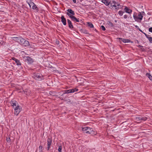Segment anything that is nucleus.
Instances as JSON below:
<instances>
[{
	"label": "nucleus",
	"instance_id": "f8f14e48",
	"mask_svg": "<svg viewBox=\"0 0 152 152\" xmlns=\"http://www.w3.org/2000/svg\"><path fill=\"white\" fill-rule=\"evenodd\" d=\"M115 5H114V9L118 10L121 7V6L118 4V3L115 2Z\"/></svg>",
	"mask_w": 152,
	"mask_h": 152
},
{
	"label": "nucleus",
	"instance_id": "f03ea898",
	"mask_svg": "<svg viewBox=\"0 0 152 152\" xmlns=\"http://www.w3.org/2000/svg\"><path fill=\"white\" fill-rule=\"evenodd\" d=\"M18 42L21 45L24 46H28L29 45V42L28 41L25 40L24 39L21 37H20Z\"/></svg>",
	"mask_w": 152,
	"mask_h": 152
},
{
	"label": "nucleus",
	"instance_id": "c03bdc74",
	"mask_svg": "<svg viewBox=\"0 0 152 152\" xmlns=\"http://www.w3.org/2000/svg\"><path fill=\"white\" fill-rule=\"evenodd\" d=\"M30 1H32L33 0H30Z\"/></svg>",
	"mask_w": 152,
	"mask_h": 152
},
{
	"label": "nucleus",
	"instance_id": "cd10ccee",
	"mask_svg": "<svg viewBox=\"0 0 152 152\" xmlns=\"http://www.w3.org/2000/svg\"><path fill=\"white\" fill-rule=\"evenodd\" d=\"M149 40L150 43H152V37H149V36L148 37V38H147Z\"/></svg>",
	"mask_w": 152,
	"mask_h": 152
},
{
	"label": "nucleus",
	"instance_id": "473e14b6",
	"mask_svg": "<svg viewBox=\"0 0 152 152\" xmlns=\"http://www.w3.org/2000/svg\"><path fill=\"white\" fill-rule=\"evenodd\" d=\"M149 31L152 33V27H150L149 28Z\"/></svg>",
	"mask_w": 152,
	"mask_h": 152
},
{
	"label": "nucleus",
	"instance_id": "c756f323",
	"mask_svg": "<svg viewBox=\"0 0 152 152\" xmlns=\"http://www.w3.org/2000/svg\"><path fill=\"white\" fill-rule=\"evenodd\" d=\"M62 148V147L61 146H60L58 147V151L59 152H61V149Z\"/></svg>",
	"mask_w": 152,
	"mask_h": 152
},
{
	"label": "nucleus",
	"instance_id": "5701e85b",
	"mask_svg": "<svg viewBox=\"0 0 152 152\" xmlns=\"http://www.w3.org/2000/svg\"><path fill=\"white\" fill-rule=\"evenodd\" d=\"M67 11L68 12L67 13H68L70 14H71L72 15H74L75 14L74 11L71 9L67 10Z\"/></svg>",
	"mask_w": 152,
	"mask_h": 152
},
{
	"label": "nucleus",
	"instance_id": "9b49d317",
	"mask_svg": "<svg viewBox=\"0 0 152 152\" xmlns=\"http://www.w3.org/2000/svg\"><path fill=\"white\" fill-rule=\"evenodd\" d=\"M118 39H119L120 41H121L125 43L129 42H131V41L130 40L128 39L122 38H118Z\"/></svg>",
	"mask_w": 152,
	"mask_h": 152
},
{
	"label": "nucleus",
	"instance_id": "20e7f679",
	"mask_svg": "<svg viewBox=\"0 0 152 152\" xmlns=\"http://www.w3.org/2000/svg\"><path fill=\"white\" fill-rule=\"evenodd\" d=\"M28 5L31 7V6H32V9L33 10H35L36 11L38 12V9L35 4L33 2H30V3L28 2Z\"/></svg>",
	"mask_w": 152,
	"mask_h": 152
},
{
	"label": "nucleus",
	"instance_id": "7c9ffc66",
	"mask_svg": "<svg viewBox=\"0 0 152 152\" xmlns=\"http://www.w3.org/2000/svg\"><path fill=\"white\" fill-rule=\"evenodd\" d=\"M101 28L102 29L103 31H105V28L103 26H101Z\"/></svg>",
	"mask_w": 152,
	"mask_h": 152
},
{
	"label": "nucleus",
	"instance_id": "a18cd8bd",
	"mask_svg": "<svg viewBox=\"0 0 152 152\" xmlns=\"http://www.w3.org/2000/svg\"><path fill=\"white\" fill-rule=\"evenodd\" d=\"M1 43V42H0V44Z\"/></svg>",
	"mask_w": 152,
	"mask_h": 152
},
{
	"label": "nucleus",
	"instance_id": "79ce46f5",
	"mask_svg": "<svg viewBox=\"0 0 152 152\" xmlns=\"http://www.w3.org/2000/svg\"><path fill=\"white\" fill-rule=\"evenodd\" d=\"M58 42H59L58 41L57 42H56V43H57V44H59V43H58Z\"/></svg>",
	"mask_w": 152,
	"mask_h": 152
},
{
	"label": "nucleus",
	"instance_id": "c85d7f7f",
	"mask_svg": "<svg viewBox=\"0 0 152 152\" xmlns=\"http://www.w3.org/2000/svg\"><path fill=\"white\" fill-rule=\"evenodd\" d=\"M118 14L120 16H122L123 15V12L121 11H119L118 12Z\"/></svg>",
	"mask_w": 152,
	"mask_h": 152
},
{
	"label": "nucleus",
	"instance_id": "ea45409f",
	"mask_svg": "<svg viewBox=\"0 0 152 152\" xmlns=\"http://www.w3.org/2000/svg\"><path fill=\"white\" fill-rule=\"evenodd\" d=\"M138 47H142V46L139 45Z\"/></svg>",
	"mask_w": 152,
	"mask_h": 152
},
{
	"label": "nucleus",
	"instance_id": "4c0bfd02",
	"mask_svg": "<svg viewBox=\"0 0 152 152\" xmlns=\"http://www.w3.org/2000/svg\"><path fill=\"white\" fill-rule=\"evenodd\" d=\"M72 0L74 3H76V0Z\"/></svg>",
	"mask_w": 152,
	"mask_h": 152
},
{
	"label": "nucleus",
	"instance_id": "2eb2a0df",
	"mask_svg": "<svg viewBox=\"0 0 152 152\" xmlns=\"http://www.w3.org/2000/svg\"><path fill=\"white\" fill-rule=\"evenodd\" d=\"M61 21L63 23V24L64 25H66V21L65 18H64V16H62L61 17Z\"/></svg>",
	"mask_w": 152,
	"mask_h": 152
},
{
	"label": "nucleus",
	"instance_id": "ddd939ff",
	"mask_svg": "<svg viewBox=\"0 0 152 152\" xmlns=\"http://www.w3.org/2000/svg\"><path fill=\"white\" fill-rule=\"evenodd\" d=\"M74 92V91L73 90V89H69L68 90H65L64 91V94H62V95H61L62 96H63V95L64 94H68L69 93H73Z\"/></svg>",
	"mask_w": 152,
	"mask_h": 152
},
{
	"label": "nucleus",
	"instance_id": "58836bf2",
	"mask_svg": "<svg viewBox=\"0 0 152 152\" xmlns=\"http://www.w3.org/2000/svg\"><path fill=\"white\" fill-rule=\"evenodd\" d=\"M84 33L87 34L88 33L87 32V31H85V32H84Z\"/></svg>",
	"mask_w": 152,
	"mask_h": 152
},
{
	"label": "nucleus",
	"instance_id": "412c9836",
	"mask_svg": "<svg viewBox=\"0 0 152 152\" xmlns=\"http://www.w3.org/2000/svg\"><path fill=\"white\" fill-rule=\"evenodd\" d=\"M102 2L106 5L110 4V1L109 0H102Z\"/></svg>",
	"mask_w": 152,
	"mask_h": 152
},
{
	"label": "nucleus",
	"instance_id": "0eeeda50",
	"mask_svg": "<svg viewBox=\"0 0 152 152\" xmlns=\"http://www.w3.org/2000/svg\"><path fill=\"white\" fill-rule=\"evenodd\" d=\"M66 14L68 16H69L70 18H71L72 20L75 21L77 22H79V19L71 15L70 14L68 13H67Z\"/></svg>",
	"mask_w": 152,
	"mask_h": 152
},
{
	"label": "nucleus",
	"instance_id": "a211bd4d",
	"mask_svg": "<svg viewBox=\"0 0 152 152\" xmlns=\"http://www.w3.org/2000/svg\"><path fill=\"white\" fill-rule=\"evenodd\" d=\"M115 1H110V7H111L113 8H114V7L115 5Z\"/></svg>",
	"mask_w": 152,
	"mask_h": 152
},
{
	"label": "nucleus",
	"instance_id": "423d86ee",
	"mask_svg": "<svg viewBox=\"0 0 152 152\" xmlns=\"http://www.w3.org/2000/svg\"><path fill=\"white\" fill-rule=\"evenodd\" d=\"M86 133L93 135L95 134L96 132L93 130L92 129L88 127V131L86 132Z\"/></svg>",
	"mask_w": 152,
	"mask_h": 152
},
{
	"label": "nucleus",
	"instance_id": "39448f33",
	"mask_svg": "<svg viewBox=\"0 0 152 152\" xmlns=\"http://www.w3.org/2000/svg\"><path fill=\"white\" fill-rule=\"evenodd\" d=\"M21 111V107L19 105L16 107L15 109V114L17 115Z\"/></svg>",
	"mask_w": 152,
	"mask_h": 152
},
{
	"label": "nucleus",
	"instance_id": "7ed1b4c3",
	"mask_svg": "<svg viewBox=\"0 0 152 152\" xmlns=\"http://www.w3.org/2000/svg\"><path fill=\"white\" fill-rule=\"evenodd\" d=\"M33 77L35 79L37 80H40L42 78V75L38 73L34 74Z\"/></svg>",
	"mask_w": 152,
	"mask_h": 152
},
{
	"label": "nucleus",
	"instance_id": "e433bc0d",
	"mask_svg": "<svg viewBox=\"0 0 152 152\" xmlns=\"http://www.w3.org/2000/svg\"><path fill=\"white\" fill-rule=\"evenodd\" d=\"M127 17H128V16H127V15H124V18H125V19H126V18H127Z\"/></svg>",
	"mask_w": 152,
	"mask_h": 152
},
{
	"label": "nucleus",
	"instance_id": "1a4fd4ad",
	"mask_svg": "<svg viewBox=\"0 0 152 152\" xmlns=\"http://www.w3.org/2000/svg\"><path fill=\"white\" fill-rule=\"evenodd\" d=\"M52 142V139L51 138H48L47 140L48 149L49 150L50 148V145Z\"/></svg>",
	"mask_w": 152,
	"mask_h": 152
},
{
	"label": "nucleus",
	"instance_id": "f3484780",
	"mask_svg": "<svg viewBox=\"0 0 152 152\" xmlns=\"http://www.w3.org/2000/svg\"><path fill=\"white\" fill-rule=\"evenodd\" d=\"M12 60L15 61L16 62V63L17 64V65H20L21 63L17 59H16L14 57H12Z\"/></svg>",
	"mask_w": 152,
	"mask_h": 152
},
{
	"label": "nucleus",
	"instance_id": "4468645a",
	"mask_svg": "<svg viewBox=\"0 0 152 152\" xmlns=\"http://www.w3.org/2000/svg\"><path fill=\"white\" fill-rule=\"evenodd\" d=\"M24 93L26 94L27 96H29L31 94V91L28 89H26L23 91Z\"/></svg>",
	"mask_w": 152,
	"mask_h": 152
},
{
	"label": "nucleus",
	"instance_id": "c9c22d12",
	"mask_svg": "<svg viewBox=\"0 0 152 152\" xmlns=\"http://www.w3.org/2000/svg\"><path fill=\"white\" fill-rule=\"evenodd\" d=\"M143 34H145L147 38H148V37L149 36V35L147 34L146 33H143Z\"/></svg>",
	"mask_w": 152,
	"mask_h": 152
},
{
	"label": "nucleus",
	"instance_id": "4be33fe9",
	"mask_svg": "<svg viewBox=\"0 0 152 152\" xmlns=\"http://www.w3.org/2000/svg\"><path fill=\"white\" fill-rule=\"evenodd\" d=\"M12 39L18 42H19V40L20 39V37H13L11 38Z\"/></svg>",
	"mask_w": 152,
	"mask_h": 152
},
{
	"label": "nucleus",
	"instance_id": "bb28decb",
	"mask_svg": "<svg viewBox=\"0 0 152 152\" xmlns=\"http://www.w3.org/2000/svg\"><path fill=\"white\" fill-rule=\"evenodd\" d=\"M88 26L91 28H92L94 27V26L93 24L90 22H88Z\"/></svg>",
	"mask_w": 152,
	"mask_h": 152
},
{
	"label": "nucleus",
	"instance_id": "6e6552de",
	"mask_svg": "<svg viewBox=\"0 0 152 152\" xmlns=\"http://www.w3.org/2000/svg\"><path fill=\"white\" fill-rule=\"evenodd\" d=\"M24 58L26 61L28 62L29 64L33 62V59L31 58L28 57H24Z\"/></svg>",
	"mask_w": 152,
	"mask_h": 152
},
{
	"label": "nucleus",
	"instance_id": "f257e3e1",
	"mask_svg": "<svg viewBox=\"0 0 152 152\" xmlns=\"http://www.w3.org/2000/svg\"><path fill=\"white\" fill-rule=\"evenodd\" d=\"M145 14L144 12H139L138 15L136 12H134L133 15V17L135 20L137 21L139 20H142L143 15Z\"/></svg>",
	"mask_w": 152,
	"mask_h": 152
},
{
	"label": "nucleus",
	"instance_id": "393cba45",
	"mask_svg": "<svg viewBox=\"0 0 152 152\" xmlns=\"http://www.w3.org/2000/svg\"><path fill=\"white\" fill-rule=\"evenodd\" d=\"M82 131L84 133H86V132L88 131V127H85L83 128L82 129Z\"/></svg>",
	"mask_w": 152,
	"mask_h": 152
},
{
	"label": "nucleus",
	"instance_id": "aec40b11",
	"mask_svg": "<svg viewBox=\"0 0 152 152\" xmlns=\"http://www.w3.org/2000/svg\"><path fill=\"white\" fill-rule=\"evenodd\" d=\"M67 21L69 27L70 28H73V26L72 23L71 21L69 19H67Z\"/></svg>",
	"mask_w": 152,
	"mask_h": 152
},
{
	"label": "nucleus",
	"instance_id": "a878e982",
	"mask_svg": "<svg viewBox=\"0 0 152 152\" xmlns=\"http://www.w3.org/2000/svg\"><path fill=\"white\" fill-rule=\"evenodd\" d=\"M42 145H40L39 148V152H43L42 150Z\"/></svg>",
	"mask_w": 152,
	"mask_h": 152
},
{
	"label": "nucleus",
	"instance_id": "2f4dec72",
	"mask_svg": "<svg viewBox=\"0 0 152 152\" xmlns=\"http://www.w3.org/2000/svg\"><path fill=\"white\" fill-rule=\"evenodd\" d=\"M109 24L110 26L112 27H113V23L110 21L109 22Z\"/></svg>",
	"mask_w": 152,
	"mask_h": 152
},
{
	"label": "nucleus",
	"instance_id": "b1692460",
	"mask_svg": "<svg viewBox=\"0 0 152 152\" xmlns=\"http://www.w3.org/2000/svg\"><path fill=\"white\" fill-rule=\"evenodd\" d=\"M146 75L148 77L149 79L152 81V76L151 75L150 73H147L146 74Z\"/></svg>",
	"mask_w": 152,
	"mask_h": 152
},
{
	"label": "nucleus",
	"instance_id": "f704fd0d",
	"mask_svg": "<svg viewBox=\"0 0 152 152\" xmlns=\"http://www.w3.org/2000/svg\"><path fill=\"white\" fill-rule=\"evenodd\" d=\"M7 142H10V138H7Z\"/></svg>",
	"mask_w": 152,
	"mask_h": 152
},
{
	"label": "nucleus",
	"instance_id": "9d476101",
	"mask_svg": "<svg viewBox=\"0 0 152 152\" xmlns=\"http://www.w3.org/2000/svg\"><path fill=\"white\" fill-rule=\"evenodd\" d=\"M147 119V118L146 117H136L135 120L137 121H139L141 120L145 121Z\"/></svg>",
	"mask_w": 152,
	"mask_h": 152
},
{
	"label": "nucleus",
	"instance_id": "72a5a7b5",
	"mask_svg": "<svg viewBox=\"0 0 152 152\" xmlns=\"http://www.w3.org/2000/svg\"><path fill=\"white\" fill-rule=\"evenodd\" d=\"M73 89V90L74 91V92H75V91H78V89H77L76 88H75L74 89Z\"/></svg>",
	"mask_w": 152,
	"mask_h": 152
},
{
	"label": "nucleus",
	"instance_id": "a19ab883",
	"mask_svg": "<svg viewBox=\"0 0 152 152\" xmlns=\"http://www.w3.org/2000/svg\"><path fill=\"white\" fill-rule=\"evenodd\" d=\"M139 31L142 32V33H143V32L142 31L140 30V29H139Z\"/></svg>",
	"mask_w": 152,
	"mask_h": 152
},
{
	"label": "nucleus",
	"instance_id": "6ab92c4d",
	"mask_svg": "<svg viewBox=\"0 0 152 152\" xmlns=\"http://www.w3.org/2000/svg\"><path fill=\"white\" fill-rule=\"evenodd\" d=\"M124 10H125L126 12L129 14L131 13L132 12V10L129 9L127 7H126L124 8Z\"/></svg>",
	"mask_w": 152,
	"mask_h": 152
},
{
	"label": "nucleus",
	"instance_id": "dca6fc26",
	"mask_svg": "<svg viewBox=\"0 0 152 152\" xmlns=\"http://www.w3.org/2000/svg\"><path fill=\"white\" fill-rule=\"evenodd\" d=\"M11 105L13 107H17V106H18V103L16 101H12L11 103Z\"/></svg>",
	"mask_w": 152,
	"mask_h": 152
},
{
	"label": "nucleus",
	"instance_id": "37998d69",
	"mask_svg": "<svg viewBox=\"0 0 152 152\" xmlns=\"http://www.w3.org/2000/svg\"><path fill=\"white\" fill-rule=\"evenodd\" d=\"M37 151H36V152H37Z\"/></svg>",
	"mask_w": 152,
	"mask_h": 152
}]
</instances>
